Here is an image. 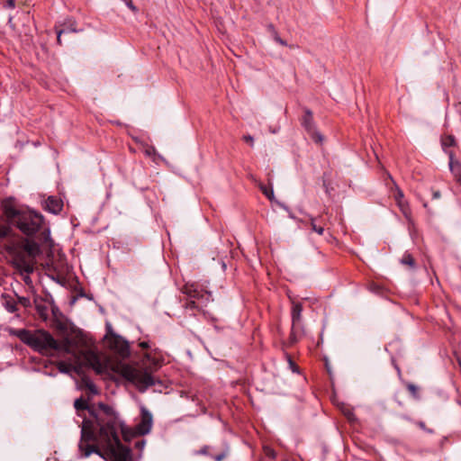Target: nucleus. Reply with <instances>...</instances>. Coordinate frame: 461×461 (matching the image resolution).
Returning a JSON list of instances; mask_svg holds the SVG:
<instances>
[{"label":"nucleus","mask_w":461,"mask_h":461,"mask_svg":"<svg viewBox=\"0 0 461 461\" xmlns=\"http://www.w3.org/2000/svg\"><path fill=\"white\" fill-rule=\"evenodd\" d=\"M74 407L78 415L87 411L91 419L84 417L78 450L82 457L95 453L107 461H132L131 450L120 442L115 425L118 412L104 402L89 404L83 397L76 399Z\"/></svg>","instance_id":"1"},{"label":"nucleus","mask_w":461,"mask_h":461,"mask_svg":"<svg viewBox=\"0 0 461 461\" xmlns=\"http://www.w3.org/2000/svg\"><path fill=\"white\" fill-rule=\"evenodd\" d=\"M14 197H7L2 202V210L9 225L19 230L26 238L19 248L9 247L13 267L21 274L30 275L34 271L36 258L42 254V249H51L54 241L50 229L44 216L29 208L15 207Z\"/></svg>","instance_id":"2"},{"label":"nucleus","mask_w":461,"mask_h":461,"mask_svg":"<svg viewBox=\"0 0 461 461\" xmlns=\"http://www.w3.org/2000/svg\"><path fill=\"white\" fill-rule=\"evenodd\" d=\"M163 364V358L145 353L141 359L140 368H135L131 365L122 364L115 369L122 378L134 384L139 392L144 393L149 387L162 382L152 375Z\"/></svg>","instance_id":"3"},{"label":"nucleus","mask_w":461,"mask_h":461,"mask_svg":"<svg viewBox=\"0 0 461 461\" xmlns=\"http://www.w3.org/2000/svg\"><path fill=\"white\" fill-rule=\"evenodd\" d=\"M14 334L22 342L43 356H52L53 348L58 345V340L50 332L42 329L35 330L19 329L14 330Z\"/></svg>","instance_id":"4"},{"label":"nucleus","mask_w":461,"mask_h":461,"mask_svg":"<svg viewBox=\"0 0 461 461\" xmlns=\"http://www.w3.org/2000/svg\"><path fill=\"white\" fill-rule=\"evenodd\" d=\"M303 304L301 303L293 302L291 318L292 327L288 338L289 346H293L304 336V328L302 323Z\"/></svg>","instance_id":"5"},{"label":"nucleus","mask_w":461,"mask_h":461,"mask_svg":"<svg viewBox=\"0 0 461 461\" xmlns=\"http://www.w3.org/2000/svg\"><path fill=\"white\" fill-rule=\"evenodd\" d=\"M104 339L108 341L109 348L120 357L125 359L131 355L129 342L122 336L113 332L110 323H106V334Z\"/></svg>","instance_id":"6"},{"label":"nucleus","mask_w":461,"mask_h":461,"mask_svg":"<svg viewBox=\"0 0 461 461\" xmlns=\"http://www.w3.org/2000/svg\"><path fill=\"white\" fill-rule=\"evenodd\" d=\"M303 115L300 118L302 127L315 143L321 144L324 138L316 129L312 110L307 107H303Z\"/></svg>","instance_id":"7"},{"label":"nucleus","mask_w":461,"mask_h":461,"mask_svg":"<svg viewBox=\"0 0 461 461\" xmlns=\"http://www.w3.org/2000/svg\"><path fill=\"white\" fill-rule=\"evenodd\" d=\"M183 293L192 300L201 301L203 305L212 300V293L200 288L196 284H185Z\"/></svg>","instance_id":"8"},{"label":"nucleus","mask_w":461,"mask_h":461,"mask_svg":"<svg viewBox=\"0 0 461 461\" xmlns=\"http://www.w3.org/2000/svg\"><path fill=\"white\" fill-rule=\"evenodd\" d=\"M83 357L86 366L92 368L97 375H103L106 372V364L102 362L97 352L86 350Z\"/></svg>","instance_id":"9"},{"label":"nucleus","mask_w":461,"mask_h":461,"mask_svg":"<svg viewBox=\"0 0 461 461\" xmlns=\"http://www.w3.org/2000/svg\"><path fill=\"white\" fill-rule=\"evenodd\" d=\"M152 414L145 408L140 410V421L135 427V433L139 436H144L150 432L152 428Z\"/></svg>","instance_id":"10"},{"label":"nucleus","mask_w":461,"mask_h":461,"mask_svg":"<svg viewBox=\"0 0 461 461\" xmlns=\"http://www.w3.org/2000/svg\"><path fill=\"white\" fill-rule=\"evenodd\" d=\"M393 198L399 207L401 212L403 214L409 223H412L411 209L407 200L404 199V194L399 186H395L393 192Z\"/></svg>","instance_id":"11"},{"label":"nucleus","mask_w":461,"mask_h":461,"mask_svg":"<svg viewBox=\"0 0 461 461\" xmlns=\"http://www.w3.org/2000/svg\"><path fill=\"white\" fill-rule=\"evenodd\" d=\"M449 158V169L454 176L455 181L461 185V162L456 158L455 151H447Z\"/></svg>","instance_id":"12"},{"label":"nucleus","mask_w":461,"mask_h":461,"mask_svg":"<svg viewBox=\"0 0 461 461\" xmlns=\"http://www.w3.org/2000/svg\"><path fill=\"white\" fill-rule=\"evenodd\" d=\"M42 208L53 214H59L63 209V201L54 195H50L43 203Z\"/></svg>","instance_id":"13"},{"label":"nucleus","mask_w":461,"mask_h":461,"mask_svg":"<svg viewBox=\"0 0 461 461\" xmlns=\"http://www.w3.org/2000/svg\"><path fill=\"white\" fill-rule=\"evenodd\" d=\"M34 304L37 313L39 314L40 318L43 321H47L49 317V309L46 304V301L40 296H36L34 298Z\"/></svg>","instance_id":"14"},{"label":"nucleus","mask_w":461,"mask_h":461,"mask_svg":"<svg viewBox=\"0 0 461 461\" xmlns=\"http://www.w3.org/2000/svg\"><path fill=\"white\" fill-rule=\"evenodd\" d=\"M57 368L60 373L63 374H69L71 371H75L76 373L79 374L81 370L80 366H73L72 364L62 360L57 363Z\"/></svg>","instance_id":"15"},{"label":"nucleus","mask_w":461,"mask_h":461,"mask_svg":"<svg viewBox=\"0 0 461 461\" xmlns=\"http://www.w3.org/2000/svg\"><path fill=\"white\" fill-rule=\"evenodd\" d=\"M440 143L443 150L447 153L449 151L447 149L451 147L456 146V140L454 135L452 134H445L441 136Z\"/></svg>","instance_id":"16"},{"label":"nucleus","mask_w":461,"mask_h":461,"mask_svg":"<svg viewBox=\"0 0 461 461\" xmlns=\"http://www.w3.org/2000/svg\"><path fill=\"white\" fill-rule=\"evenodd\" d=\"M72 345V340L68 338H65L62 341L58 340V345L56 348H53V351L69 354L71 352Z\"/></svg>","instance_id":"17"},{"label":"nucleus","mask_w":461,"mask_h":461,"mask_svg":"<svg viewBox=\"0 0 461 461\" xmlns=\"http://www.w3.org/2000/svg\"><path fill=\"white\" fill-rule=\"evenodd\" d=\"M267 30L271 34V36L273 37V39L276 42H277L278 44H280L282 46H287V42L285 40H283L282 38H280L278 32L273 23H268L267 25Z\"/></svg>","instance_id":"18"},{"label":"nucleus","mask_w":461,"mask_h":461,"mask_svg":"<svg viewBox=\"0 0 461 461\" xmlns=\"http://www.w3.org/2000/svg\"><path fill=\"white\" fill-rule=\"evenodd\" d=\"M118 423L115 425V432H116V435L117 437H119L118 435V430L120 429L121 432H122V438L125 441H128L130 440V437H131V432L129 431V429L124 425V423L122 421H121L119 419H118ZM121 441V439H119Z\"/></svg>","instance_id":"19"},{"label":"nucleus","mask_w":461,"mask_h":461,"mask_svg":"<svg viewBox=\"0 0 461 461\" xmlns=\"http://www.w3.org/2000/svg\"><path fill=\"white\" fill-rule=\"evenodd\" d=\"M400 262L402 265H406V266L410 267V268H411V269L416 268V261H415L414 258L412 257V255L411 253H409L408 251H406L402 255Z\"/></svg>","instance_id":"20"},{"label":"nucleus","mask_w":461,"mask_h":461,"mask_svg":"<svg viewBox=\"0 0 461 461\" xmlns=\"http://www.w3.org/2000/svg\"><path fill=\"white\" fill-rule=\"evenodd\" d=\"M83 385L92 393L97 394L98 389L97 386L94 384V382L88 376H83L81 379Z\"/></svg>","instance_id":"21"},{"label":"nucleus","mask_w":461,"mask_h":461,"mask_svg":"<svg viewBox=\"0 0 461 461\" xmlns=\"http://www.w3.org/2000/svg\"><path fill=\"white\" fill-rule=\"evenodd\" d=\"M258 187L262 194L269 200L273 201L275 198L274 190L272 185H266L263 183L258 184Z\"/></svg>","instance_id":"22"},{"label":"nucleus","mask_w":461,"mask_h":461,"mask_svg":"<svg viewBox=\"0 0 461 461\" xmlns=\"http://www.w3.org/2000/svg\"><path fill=\"white\" fill-rule=\"evenodd\" d=\"M405 387L408 390V392L410 393V394L415 400H420V393H419L420 392V388L417 385H415L412 383L407 382V383H405Z\"/></svg>","instance_id":"23"},{"label":"nucleus","mask_w":461,"mask_h":461,"mask_svg":"<svg viewBox=\"0 0 461 461\" xmlns=\"http://www.w3.org/2000/svg\"><path fill=\"white\" fill-rule=\"evenodd\" d=\"M203 306H204L203 303L200 305L198 303H196L195 300H192L190 298H188L187 301L184 304V307L187 310L200 311Z\"/></svg>","instance_id":"24"},{"label":"nucleus","mask_w":461,"mask_h":461,"mask_svg":"<svg viewBox=\"0 0 461 461\" xmlns=\"http://www.w3.org/2000/svg\"><path fill=\"white\" fill-rule=\"evenodd\" d=\"M312 230L317 232L319 235H322L324 232V227L321 224H317V219L311 218Z\"/></svg>","instance_id":"25"},{"label":"nucleus","mask_w":461,"mask_h":461,"mask_svg":"<svg viewBox=\"0 0 461 461\" xmlns=\"http://www.w3.org/2000/svg\"><path fill=\"white\" fill-rule=\"evenodd\" d=\"M12 225L0 224V240L8 237L12 233Z\"/></svg>","instance_id":"26"},{"label":"nucleus","mask_w":461,"mask_h":461,"mask_svg":"<svg viewBox=\"0 0 461 461\" xmlns=\"http://www.w3.org/2000/svg\"><path fill=\"white\" fill-rule=\"evenodd\" d=\"M263 450H264L265 455L267 457L272 458V459H275L276 457V453L275 449L272 448L271 447L265 446L263 447Z\"/></svg>","instance_id":"27"},{"label":"nucleus","mask_w":461,"mask_h":461,"mask_svg":"<svg viewBox=\"0 0 461 461\" xmlns=\"http://www.w3.org/2000/svg\"><path fill=\"white\" fill-rule=\"evenodd\" d=\"M5 308L7 309V311L11 313H14L18 309H17V306H16V303L12 300V301H6V303H5Z\"/></svg>","instance_id":"28"},{"label":"nucleus","mask_w":461,"mask_h":461,"mask_svg":"<svg viewBox=\"0 0 461 461\" xmlns=\"http://www.w3.org/2000/svg\"><path fill=\"white\" fill-rule=\"evenodd\" d=\"M286 357H287V360H288V364H289V366L290 368L292 369V371L294 373H299V366L292 359L291 356L290 355H286Z\"/></svg>","instance_id":"29"},{"label":"nucleus","mask_w":461,"mask_h":461,"mask_svg":"<svg viewBox=\"0 0 461 461\" xmlns=\"http://www.w3.org/2000/svg\"><path fill=\"white\" fill-rule=\"evenodd\" d=\"M18 303L24 308L31 307L32 305L30 298L24 296H18Z\"/></svg>","instance_id":"30"},{"label":"nucleus","mask_w":461,"mask_h":461,"mask_svg":"<svg viewBox=\"0 0 461 461\" xmlns=\"http://www.w3.org/2000/svg\"><path fill=\"white\" fill-rule=\"evenodd\" d=\"M65 30L66 32H77L78 30L77 29V22L69 21Z\"/></svg>","instance_id":"31"},{"label":"nucleus","mask_w":461,"mask_h":461,"mask_svg":"<svg viewBox=\"0 0 461 461\" xmlns=\"http://www.w3.org/2000/svg\"><path fill=\"white\" fill-rule=\"evenodd\" d=\"M55 31L57 33V43H58V45L61 46L62 45L61 35L66 32V30H60L56 26Z\"/></svg>","instance_id":"32"},{"label":"nucleus","mask_w":461,"mask_h":461,"mask_svg":"<svg viewBox=\"0 0 461 461\" xmlns=\"http://www.w3.org/2000/svg\"><path fill=\"white\" fill-rule=\"evenodd\" d=\"M416 425H417L419 428H420L422 430H424V431H426V432H428V433H432V432H433V430H432L431 429L427 428V426H426L425 422H424V421H422V420H419V421H417V422H416Z\"/></svg>","instance_id":"33"},{"label":"nucleus","mask_w":461,"mask_h":461,"mask_svg":"<svg viewBox=\"0 0 461 461\" xmlns=\"http://www.w3.org/2000/svg\"><path fill=\"white\" fill-rule=\"evenodd\" d=\"M227 456H228V451L226 450V451H223L220 454L213 456L212 457L215 461H222L223 459L226 458Z\"/></svg>","instance_id":"34"},{"label":"nucleus","mask_w":461,"mask_h":461,"mask_svg":"<svg viewBox=\"0 0 461 461\" xmlns=\"http://www.w3.org/2000/svg\"><path fill=\"white\" fill-rule=\"evenodd\" d=\"M243 140L245 142L249 143L251 147H253V145H254V138L251 135H249V134L244 135L243 136Z\"/></svg>","instance_id":"35"},{"label":"nucleus","mask_w":461,"mask_h":461,"mask_svg":"<svg viewBox=\"0 0 461 461\" xmlns=\"http://www.w3.org/2000/svg\"><path fill=\"white\" fill-rule=\"evenodd\" d=\"M5 8L13 9L15 7V0H7L4 5Z\"/></svg>","instance_id":"36"},{"label":"nucleus","mask_w":461,"mask_h":461,"mask_svg":"<svg viewBox=\"0 0 461 461\" xmlns=\"http://www.w3.org/2000/svg\"><path fill=\"white\" fill-rule=\"evenodd\" d=\"M51 311L54 316H57L58 313H59V309L57 305L54 304L53 301L51 300Z\"/></svg>","instance_id":"37"},{"label":"nucleus","mask_w":461,"mask_h":461,"mask_svg":"<svg viewBox=\"0 0 461 461\" xmlns=\"http://www.w3.org/2000/svg\"><path fill=\"white\" fill-rule=\"evenodd\" d=\"M139 347L142 349H148L149 348V344L148 341H141L139 343Z\"/></svg>","instance_id":"38"},{"label":"nucleus","mask_w":461,"mask_h":461,"mask_svg":"<svg viewBox=\"0 0 461 461\" xmlns=\"http://www.w3.org/2000/svg\"><path fill=\"white\" fill-rule=\"evenodd\" d=\"M441 196V193L438 190H435L432 192V198L433 199H438Z\"/></svg>","instance_id":"39"},{"label":"nucleus","mask_w":461,"mask_h":461,"mask_svg":"<svg viewBox=\"0 0 461 461\" xmlns=\"http://www.w3.org/2000/svg\"><path fill=\"white\" fill-rule=\"evenodd\" d=\"M345 415L349 420H351L352 418L354 417V413L352 411H348L347 413H345Z\"/></svg>","instance_id":"40"},{"label":"nucleus","mask_w":461,"mask_h":461,"mask_svg":"<svg viewBox=\"0 0 461 461\" xmlns=\"http://www.w3.org/2000/svg\"><path fill=\"white\" fill-rule=\"evenodd\" d=\"M207 450H208V447L205 446L203 447L201 450H200V453L202 454H207Z\"/></svg>","instance_id":"41"},{"label":"nucleus","mask_w":461,"mask_h":461,"mask_svg":"<svg viewBox=\"0 0 461 461\" xmlns=\"http://www.w3.org/2000/svg\"><path fill=\"white\" fill-rule=\"evenodd\" d=\"M325 366H326V369H327L328 373H330V365H329V362H328V360L326 358H325Z\"/></svg>","instance_id":"42"},{"label":"nucleus","mask_w":461,"mask_h":461,"mask_svg":"<svg viewBox=\"0 0 461 461\" xmlns=\"http://www.w3.org/2000/svg\"><path fill=\"white\" fill-rule=\"evenodd\" d=\"M143 445H144V441H143V440H141V441H138V442L136 443L135 447H142Z\"/></svg>","instance_id":"43"},{"label":"nucleus","mask_w":461,"mask_h":461,"mask_svg":"<svg viewBox=\"0 0 461 461\" xmlns=\"http://www.w3.org/2000/svg\"><path fill=\"white\" fill-rule=\"evenodd\" d=\"M146 154H147L148 156H150V155H151L150 150L147 149V150H146Z\"/></svg>","instance_id":"44"},{"label":"nucleus","mask_w":461,"mask_h":461,"mask_svg":"<svg viewBox=\"0 0 461 461\" xmlns=\"http://www.w3.org/2000/svg\"><path fill=\"white\" fill-rule=\"evenodd\" d=\"M423 207H424V208H428V203H427V202H424V203H423Z\"/></svg>","instance_id":"45"},{"label":"nucleus","mask_w":461,"mask_h":461,"mask_svg":"<svg viewBox=\"0 0 461 461\" xmlns=\"http://www.w3.org/2000/svg\"><path fill=\"white\" fill-rule=\"evenodd\" d=\"M396 369L398 371V373L400 374L401 373V369L396 366Z\"/></svg>","instance_id":"46"},{"label":"nucleus","mask_w":461,"mask_h":461,"mask_svg":"<svg viewBox=\"0 0 461 461\" xmlns=\"http://www.w3.org/2000/svg\"><path fill=\"white\" fill-rule=\"evenodd\" d=\"M27 280H30V276H27L24 281L27 283Z\"/></svg>","instance_id":"47"}]
</instances>
